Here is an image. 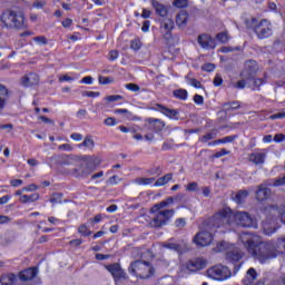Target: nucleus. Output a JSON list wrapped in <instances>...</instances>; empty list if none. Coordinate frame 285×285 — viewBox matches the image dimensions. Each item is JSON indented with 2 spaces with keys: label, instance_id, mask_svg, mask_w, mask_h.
I'll use <instances>...</instances> for the list:
<instances>
[{
  "label": "nucleus",
  "instance_id": "nucleus-33",
  "mask_svg": "<svg viewBox=\"0 0 285 285\" xmlns=\"http://www.w3.org/2000/svg\"><path fill=\"white\" fill-rule=\"evenodd\" d=\"M250 83H253V80H248L246 77H242V80L234 83V87L238 90H244V88H250Z\"/></svg>",
  "mask_w": 285,
  "mask_h": 285
},
{
  "label": "nucleus",
  "instance_id": "nucleus-26",
  "mask_svg": "<svg viewBox=\"0 0 285 285\" xmlns=\"http://www.w3.org/2000/svg\"><path fill=\"white\" fill-rule=\"evenodd\" d=\"M17 236L14 235L13 232H7L1 236V246H8L9 244H12L16 242Z\"/></svg>",
  "mask_w": 285,
  "mask_h": 285
},
{
  "label": "nucleus",
  "instance_id": "nucleus-15",
  "mask_svg": "<svg viewBox=\"0 0 285 285\" xmlns=\"http://www.w3.org/2000/svg\"><path fill=\"white\" fill-rule=\"evenodd\" d=\"M208 265V262L204 258H194L186 263V268L190 273H197V271H204L206 266Z\"/></svg>",
  "mask_w": 285,
  "mask_h": 285
},
{
  "label": "nucleus",
  "instance_id": "nucleus-59",
  "mask_svg": "<svg viewBox=\"0 0 285 285\" xmlns=\"http://www.w3.org/2000/svg\"><path fill=\"white\" fill-rule=\"evenodd\" d=\"M99 95H101L99 91H83L82 92V97H99Z\"/></svg>",
  "mask_w": 285,
  "mask_h": 285
},
{
  "label": "nucleus",
  "instance_id": "nucleus-1",
  "mask_svg": "<svg viewBox=\"0 0 285 285\" xmlns=\"http://www.w3.org/2000/svg\"><path fill=\"white\" fill-rule=\"evenodd\" d=\"M239 239L247 253L258 259L261 264H264L268 259H275L278 255H284L285 253V238L279 239L276 244V247L273 243H264L258 236H255L250 233H242Z\"/></svg>",
  "mask_w": 285,
  "mask_h": 285
},
{
  "label": "nucleus",
  "instance_id": "nucleus-54",
  "mask_svg": "<svg viewBox=\"0 0 285 285\" xmlns=\"http://www.w3.org/2000/svg\"><path fill=\"white\" fill-rule=\"evenodd\" d=\"M106 99H107V101H110V102H114V101H121V99H124V96H120V95H111V96H108Z\"/></svg>",
  "mask_w": 285,
  "mask_h": 285
},
{
  "label": "nucleus",
  "instance_id": "nucleus-64",
  "mask_svg": "<svg viewBox=\"0 0 285 285\" xmlns=\"http://www.w3.org/2000/svg\"><path fill=\"white\" fill-rule=\"evenodd\" d=\"M104 124H105V126H115L117 124V120L112 117H109V118L105 119Z\"/></svg>",
  "mask_w": 285,
  "mask_h": 285
},
{
  "label": "nucleus",
  "instance_id": "nucleus-48",
  "mask_svg": "<svg viewBox=\"0 0 285 285\" xmlns=\"http://www.w3.org/2000/svg\"><path fill=\"white\" fill-rule=\"evenodd\" d=\"M125 88L127 90H130L131 92H139L140 90L139 85H136V83H127L125 85Z\"/></svg>",
  "mask_w": 285,
  "mask_h": 285
},
{
  "label": "nucleus",
  "instance_id": "nucleus-2",
  "mask_svg": "<svg viewBox=\"0 0 285 285\" xmlns=\"http://www.w3.org/2000/svg\"><path fill=\"white\" fill-rule=\"evenodd\" d=\"M257 72H259V65L255 60L245 61L244 69L240 73V77H245L248 81H252L249 85L250 90L261 91L262 86L268 83V73L264 72L262 78H257Z\"/></svg>",
  "mask_w": 285,
  "mask_h": 285
},
{
  "label": "nucleus",
  "instance_id": "nucleus-31",
  "mask_svg": "<svg viewBox=\"0 0 285 285\" xmlns=\"http://www.w3.org/2000/svg\"><path fill=\"white\" fill-rule=\"evenodd\" d=\"M217 132H218L217 129H212L209 132H207L204 136H202L199 138V141H202V144H207L212 139H216L217 138Z\"/></svg>",
  "mask_w": 285,
  "mask_h": 285
},
{
  "label": "nucleus",
  "instance_id": "nucleus-9",
  "mask_svg": "<svg viewBox=\"0 0 285 285\" xmlns=\"http://www.w3.org/2000/svg\"><path fill=\"white\" fill-rule=\"evenodd\" d=\"M163 248L174 250V253H177L178 255H184L190 250L186 240H176L175 238H169L167 242L163 243Z\"/></svg>",
  "mask_w": 285,
  "mask_h": 285
},
{
  "label": "nucleus",
  "instance_id": "nucleus-25",
  "mask_svg": "<svg viewBox=\"0 0 285 285\" xmlns=\"http://www.w3.org/2000/svg\"><path fill=\"white\" fill-rule=\"evenodd\" d=\"M176 24L178 28H186L188 24V11L183 10L176 16Z\"/></svg>",
  "mask_w": 285,
  "mask_h": 285
},
{
  "label": "nucleus",
  "instance_id": "nucleus-42",
  "mask_svg": "<svg viewBox=\"0 0 285 285\" xmlns=\"http://www.w3.org/2000/svg\"><path fill=\"white\" fill-rule=\"evenodd\" d=\"M136 184L139 186H150V184H155V178H137Z\"/></svg>",
  "mask_w": 285,
  "mask_h": 285
},
{
  "label": "nucleus",
  "instance_id": "nucleus-38",
  "mask_svg": "<svg viewBox=\"0 0 285 285\" xmlns=\"http://www.w3.org/2000/svg\"><path fill=\"white\" fill-rule=\"evenodd\" d=\"M245 24L248 30H253L255 32V28L259 26V20H257V18H249L245 20Z\"/></svg>",
  "mask_w": 285,
  "mask_h": 285
},
{
  "label": "nucleus",
  "instance_id": "nucleus-36",
  "mask_svg": "<svg viewBox=\"0 0 285 285\" xmlns=\"http://www.w3.org/2000/svg\"><path fill=\"white\" fill-rule=\"evenodd\" d=\"M81 147L89 148V150H92V148H95V140H92V137L87 136L85 140L78 145V148Z\"/></svg>",
  "mask_w": 285,
  "mask_h": 285
},
{
  "label": "nucleus",
  "instance_id": "nucleus-49",
  "mask_svg": "<svg viewBox=\"0 0 285 285\" xmlns=\"http://www.w3.org/2000/svg\"><path fill=\"white\" fill-rule=\"evenodd\" d=\"M109 61H117L119 59V51L118 50H111L109 51Z\"/></svg>",
  "mask_w": 285,
  "mask_h": 285
},
{
  "label": "nucleus",
  "instance_id": "nucleus-11",
  "mask_svg": "<svg viewBox=\"0 0 285 285\" xmlns=\"http://www.w3.org/2000/svg\"><path fill=\"white\" fill-rule=\"evenodd\" d=\"M254 32L258 39H268V37H273V24L271 21L263 19L255 27Z\"/></svg>",
  "mask_w": 285,
  "mask_h": 285
},
{
  "label": "nucleus",
  "instance_id": "nucleus-41",
  "mask_svg": "<svg viewBox=\"0 0 285 285\" xmlns=\"http://www.w3.org/2000/svg\"><path fill=\"white\" fill-rule=\"evenodd\" d=\"M8 95V88H6V86L0 85V109L3 108V106H6V99H3V97H6Z\"/></svg>",
  "mask_w": 285,
  "mask_h": 285
},
{
  "label": "nucleus",
  "instance_id": "nucleus-53",
  "mask_svg": "<svg viewBox=\"0 0 285 285\" xmlns=\"http://www.w3.org/2000/svg\"><path fill=\"white\" fill-rule=\"evenodd\" d=\"M189 86H193L194 88H202V82L195 78L188 79Z\"/></svg>",
  "mask_w": 285,
  "mask_h": 285
},
{
  "label": "nucleus",
  "instance_id": "nucleus-43",
  "mask_svg": "<svg viewBox=\"0 0 285 285\" xmlns=\"http://www.w3.org/2000/svg\"><path fill=\"white\" fill-rule=\"evenodd\" d=\"M78 233H80L82 237H90L92 235V232L88 230V226L83 224L78 227Z\"/></svg>",
  "mask_w": 285,
  "mask_h": 285
},
{
  "label": "nucleus",
  "instance_id": "nucleus-50",
  "mask_svg": "<svg viewBox=\"0 0 285 285\" xmlns=\"http://www.w3.org/2000/svg\"><path fill=\"white\" fill-rule=\"evenodd\" d=\"M99 83H101L102 86H108V83H112V80L110 79V77H104L100 76L98 78Z\"/></svg>",
  "mask_w": 285,
  "mask_h": 285
},
{
  "label": "nucleus",
  "instance_id": "nucleus-51",
  "mask_svg": "<svg viewBox=\"0 0 285 285\" xmlns=\"http://www.w3.org/2000/svg\"><path fill=\"white\" fill-rule=\"evenodd\" d=\"M174 6L176 8H186V6H188V0H175Z\"/></svg>",
  "mask_w": 285,
  "mask_h": 285
},
{
  "label": "nucleus",
  "instance_id": "nucleus-14",
  "mask_svg": "<svg viewBox=\"0 0 285 285\" xmlns=\"http://www.w3.org/2000/svg\"><path fill=\"white\" fill-rule=\"evenodd\" d=\"M145 128L153 132H161L166 128V122L159 118H147L145 120Z\"/></svg>",
  "mask_w": 285,
  "mask_h": 285
},
{
  "label": "nucleus",
  "instance_id": "nucleus-39",
  "mask_svg": "<svg viewBox=\"0 0 285 285\" xmlns=\"http://www.w3.org/2000/svg\"><path fill=\"white\" fill-rule=\"evenodd\" d=\"M268 186H274L275 188H279L281 186H285V175L278 178H274L269 180Z\"/></svg>",
  "mask_w": 285,
  "mask_h": 285
},
{
  "label": "nucleus",
  "instance_id": "nucleus-61",
  "mask_svg": "<svg viewBox=\"0 0 285 285\" xmlns=\"http://www.w3.org/2000/svg\"><path fill=\"white\" fill-rule=\"evenodd\" d=\"M130 48L131 50H139L141 48V42L139 40H132Z\"/></svg>",
  "mask_w": 285,
  "mask_h": 285
},
{
  "label": "nucleus",
  "instance_id": "nucleus-16",
  "mask_svg": "<svg viewBox=\"0 0 285 285\" xmlns=\"http://www.w3.org/2000/svg\"><path fill=\"white\" fill-rule=\"evenodd\" d=\"M212 242H213V234L206 230L199 232L194 237V243L197 244V246H210Z\"/></svg>",
  "mask_w": 285,
  "mask_h": 285
},
{
  "label": "nucleus",
  "instance_id": "nucleus-52",
  "mask_svg": "<svg viewBox=\"0 0 285 285\" xmlns=\"http://www.w3.org/2000/svg\"><path fill=\"white\" fill-rule=\"evenodd\" d=\"M194 102L197 104V106H204V96L196 94L194 96Z\"/></svg>",
  "mask_w": 285,
  "mask_h": 285
},
{
  "label": "nucleus",
  "instance_id": "nucleus-7",
  "mask_svg": "<svg viewBox=\"0 0 285 285\" xmlns=\"http://www.w3.org/2000/svg\"><path fill=\"white\" fill-rule=\"evenodd\" d=\"M175 216V209H165L163 212H157L154 218L150 220L151 228H161L166 226L170 219Z\"/></svg>",
  "mask_w": 285,
  "mask_h": 285
},
{
  "label": "nucleus",
  "instance_id": "nucleus-56",
  "mask_svg": "<svg viewBox=\"0 0 285 285\" xmlns=\"http://www.w3.org/2000/svg\"><path fill=\"white\" fill-rule=\"evenodd\" d=\"M265 235H273V233H277V227H268V225H264Z\"/></svg>",
  "mask_w": 285,
  "mask_h": 285
},
{
  "label": "nucleus",
  "instance_id": "nucleus-27",
  "mask_svg": "<svg viewBox=\"0 0 285 285\" xmlns=\"http://www.w3.org/2000/svg\"><path fill=\"white\" fill-rule=\"evenodd\" d=\"M257 279V271L250 267L247 271V276L243 279V284L245 285H253V283Z\"/></svg>",
  "mask_w": 285,
  "mask_h": 285
},
{
  "label": "nucleus",
  "instance_id": "nucleus-21",
  "mask_svg": "<svg viewBox=\"0 0 285 285\" xmlns=\"http://www.w3.org/2000/svg\"><path fill=\"white\" fill-rule=\"evenodd\" d=\"M243 257L244 253H242L239 249H233L226 254V259L229 262V264H239Z\"/></svg>",
  "mask_w": 285,
  "mask_h": 285
},
{
  "label": "nucleus",
  "instance_id": "nucleus-17",
  "mask_svg": "<svg viewBox=\"0 0 285 285\" xmlns=\"http://www.w3.org/2000/svg\"><path fill=\"white\" fill-rule=\"evenodd\" d=\"M197 41L199 46L205 50H215L216 48L215 39H213V37H210L209 35L203 33L198 36Z\"/></svg>",
  "mask_w": 285,
  "mask_h": 285
},
{
  "label": "nucleus",
  "instance_id": "nucleus-45",
  "mask_svg": "<svg viewBox=\"0 0 285 285\" xmlns=\"http://www.w3.org/2000/svg\"><path fill=\"white\" fill-rule=\"evenodd\" d=\"M226 155H230V151L223 148L219 151L212 155V159H219L220 157H226Z\"/></svg>",
  "mask_w": 285,
  "mask_h": 285
},
{
  "label": "nucleus",
  "instance_id": "nucleus-24",
  "mask_svg": "<svg viewBox=\"0 0 285 285\" xmlns=\"http://www.w3.org/2000/svg\"><path fill=\"white\" fill-rule=\"evenodd\" d=\"M248 195H249L248 190L240 189L237 193L232 194V199H233V202H235L237 204H244V202H246Z\"/></svg>",
  "mask_w": 285,
  "mask_h": 285
},
{
  "label": "nucleus",
  "instance_id": "nucleus-4",
  "mask_svg": "<svg viewBox=\"0 0 285 285\" xmlns=\"http://www.w3.org/2000/svg\"><path fill=\"white\" fill-rule=\"evenodd\" d=\"M99 164H101V159L97 156H81L78 167L72 168L70 174L73 177H88V175H92Z\"/></svg>",
  "mask_w": 285,
  "mask_h": 285
},
{
  "label": "nucleus",
  "instance_id": "nucleus-6",
  "mask_svg": "<svg viewBox=\"0 0 285 285\" xmlns=\"http://www.w3.org/2000/svg\"><path fill=\"white\" fill-rule=\"evenodd\" d=\"M209 224L214 226V228L230 226V224H233V210H230V208L219 210L210 218Z\"/></svg>",
  "mask_w": 285,
  "mask_h": 285
},
{
  "label": "nucleus",
  "instance_id": "nucleus-10",
  "mask_svg": "<svg viewBox=\"0 0 285 285\" xmlns=\"http://www.w3.org/2000/svg\"><path fill=\"white\" fill-rule=\"evenodd\" d=\"M207 276H209L210 279L224 282V279H228V277H230V269L224 265H216L207 269Z\"/></svg>",
  "mask_w": 285,
  "mask_h": 285
},
{
  "label": "nucleus",
  "instance_id": "nucleus-44",
  "mask_svg": "<svg viewBox=\"0 0 285 285\" xmlns=\"http://www.w3.org/2000/svg\"><path fill=\"white\" fill-rule=\"evenodd\" d=\"M216 39L217 41H219L220 43H228V32L227 31H223L216 35Z\"/></svg>",
  "mask_w": 285,
  "mask_h": 285
},
{
  "label": "nucleus",
  "instance_id": "nucleus-57",
  "mask_svg": "<svg viewBox=\"0 0 285 285\" xmlns=\"http://www.w3.org/2000/svg\"><path fill=\"white\" fill-rule=\"evenodd\" d=\"M269 119H272V121H275V119H285V111L274 114V115L269 116Z\"/></svg>",
  "mask_w": 285,
  "mask_h": 285
},
{
  "label": "nucleus",
  "instance_id": "nucleus-32",
  "mask_svg": "<svg viewBox=\"0 0 285 285\" xmlns=\"http://www.w3.org/2000/svg\"><path fill=\"white\" fill-rule=\"evenodd\" d=\"M39 199V194L35 193L31 195H22L20 197L21 204H32V202H37Z\"/></svg>",
  "mask_w": 285,
  "mask_h": 285
},
{
  "label": "nucleus",
  "instance_id": "nucleus-47",
  "mask_svg": "<svg viewBox=\"0 0 285 285\" xmlns=\"http://www.w3.org/2000/svg\"><path fill=\"white\" fill-rule=\"evenodd\" d=\"M186 190L189 193H197V190H199V184H197V181L189 183L186 187Z\"/></svg>",
  "mask_w": 285,
  "mask_h": 285
},
{
  "label": "nucleus",
  "instance_id": "nucleus-18",
  "mask_svg": "<svg viewBox=\"0 0 285 285\" xmlns=\"http://www.w3.org/2000/svg\"><path fill=\"white\" fill-rule=\"evenodd\" d=\"M271 195H272V190H271V188H268V184L263 183L257 186L256 199L258 202H266V199H268V197H271Z\"/></svg>",
  "mask_w": 285,
  "mask_h": 285
},
{
  "label": "nucleus",
  "instance_id": "nucleus-8",
  "mask_svg": "<svg viewBox=\"0 0 285 285\" xmlns=\"http://www.w3.org/2000/svg\"><path fill=\"white\" fill-rule=\"evenodd\" d=\"M235 219L238 226H243V228H256L257 223L253 218L248 212H236L232 216V220Z\"/></svg>",
  "mask_w": 285,
  "mask_h": 285
},
{
  "label": "nucleus",
  "instance_id": "nucleus-34",
  "mask_svg": "<svg viewBox=\"0 0 285 285\" xmlns=\"http://www.w3.org/2000/svg\"><path fill=\"white\" fill-rule=\"evenodd\" d=\"M173 180V174H166L165 176L158 178L155 183L154 186H166L168 181Z\"/></svg>",
  "mask_w": 285,
  "mask_h": 285
},
{
  "label": "nucleus",
  "instance_id": "nucleus-20",
  "mask_svg": "<svg viewBox=\"0 0 285 285\" xmlns=\"http://www.w3.org/2000/svg\"><path fill=\"white\" fill-rule=\"evenodd\" d=\"M39 269L37 267H29L19 273V279L21 282H30L37 277Z\"/></svg>",
  "mask_w": 285,
  "mask_h": 285
},
{
  "label": "nucleus",
  "instance_id": "nucleus-63",
  "mask_svg": "<svg viewBox=\"0 0 285 285\" xmlns=\"http://www.w3.org/2000/svg\"><path fill=\"white\" fill-rule=\"evenodd\" d=\"M59 150H66L67 153H72V147L70 144H62L58 147Z\"/></svg>",
  "mask_w": 285,
  "mask_h": 285
},
{
  "label": "nucleus",
  "instance_id": "nucleus-5",
  "mask_svg": "<svg viewBox=\"0 0 285 285\" xmlns=\"http://www.w3.org/2000/svg\"><path fill=\"white\" fill-rule=\"evenodd\" d=\"M128 272L140 279H148L155 275V267H153L148 262L138 259L130 264Z\"/></svg>",
  "mask_w": 285,
  "mask_h": 285
},
{
  "label": "nucleus",
  "instance_id": "nucleus-28",
  "mask_svg": "<svg viewBox=\"0 0 285 285\" xmlns=\"http://www.w3.org/2000/svg\"><path fill=\"white\" fill-rule=\"evenodd\" d=\"M249 161H253L256 166L266 161V154L253 153L249 155Z\"/></svg>",
  "mask_w": 285,
  "mask_h": 285
},
{
  "label": "nucleus",
  "instance_id": "nucleus-37",
  "mask_svg": "<svg viewBox=\"0 0 285 285\" xmlns=\"http://www.w3.org/2000/svg\"><path fill=\"white\" fill-rule=\"evenodd\" d=\"M174 97H176V99H180L181 101H186L188 99V91L186 89L174 90Z\"/></svg>",
  "mask_w": 285,
  "mask_h": 285
},
{
  "label": "nucleus",
  "instance_id": "nucleus-62",
  "mask_svg": "<svg viewBox=\"0 0 285 285\" xmlns=\"http://www.w3.org/2000/svg\"><path fill=\"white\" fill-rule=\"evenodd\" d=\"M284 140H285V135L284 134H276L274 136V141L276 144H282V141H284Z\"/></svg>",
  "mask_w": 285,
  "mask_h": 285
},
{
  "label": "nucleus",
  "instance_id": "nucleus-12",
  "mask_svg": "<svg viewBox=\"0 0 285 285\" xmlns=\"http://www.w3.org/2000/svg\"><path fill=\"white\" fill-rule=\"evenodd\" d=\"M105 268L112 275L115 282H119V279H128V274H126V271L121 268L119 263L105 265Z\"/></svg>",
  "mask_w": 285,
  "mask_h": 285
},
{
  "label": "nucleus",
  "instance_id": "nucleus-22",
  "mask_svg": "<svg viewBox=\"0 0 285 285\" xmlns=\"http://www.w3.org/2000/svg\"><path fill=\"white\" fill-rule=\"evenodd\" d=\"M151 6L158 17H168V7L157 0H151Z\"/></svg>",
  "mask_w": 285,
  "mask_h": 285
},
{
  "label": "nucleus",
  "instance_id": "nucleus-55",
  "mask_svg": "<svg viewBox=\"0 0 285 285\" xmlns=\"http://www.w3.org/2000/svg\"><path fill=\"white\" fill-rule=\"evenodd\" d=\"M176 228H184L186 226V218H177L175 220Z\"/></svg>",
  "mask_w": 285,
  "mask_h": 285
},
{
  "label": "nucleus",
  "instance_id": "nucleus-30",
  "mask_svg": "<svg viewBox=\"0 0 285 285\" xmlns=\"http://www.w3.org/2000/svg\"><path fill=\"white\" fill-rule=\"evenodd\" d=\"M17 282V275L14 274H3L0 277V284L2 285H14Z\"/></svg>",
  "mask_w": 285,
  "mask_h": 285
},
{
  "label": "nucleus",
  "instance_id": "nucleus-58",
  "mask_svg": "<svg viewBox=\"0 0 285 285\" xmlns=\"http://www.w3.org/2000/svg\"><path fill=\"white\" fill-rule=\"evenodd\" d=\"M148 175H161V167H154L147 170Z\"/></svg>",
  "mask_w": 285,
  "mask_h": 285
},
{
  "label": "nucleus",
  "instance_id": "nucleus-60",
  "mask_svg": "<svg viewBox=\"0 0 285 285\" xmlns=\"http://www.w3.org/2000/svg\"><path fill=\"white\" fill-rule=\"evenodd\" d=\"M203 70H205V72H213L215 70V65L210 62L205 63Z\"/></svg>",
  "mask_w": 285,
  "mask_h": 285
},
{
  "label": "nucleus",
  "instance_id": "nucleus-23",
  "mask_svg": "<svg viewBox=\"0 0 285 285\" xmlns=\"http://www.w3.org/2000/svg\"><path fill=\"white\" fill-rule=\"evenodd\" d=\"M161 28H164V30H166L165 39H170L171 32L175 28V21H173V19H170V18H166L161 22Z\"/></svg>",
  "mask_w": 285,
  "mask_h": 285
},
{
  "label": "nucleus",
  "instance_id": "nucleus-46",
  "mask_svg": "<svg viewBox=\"0 0 285 285\" xmlns=\"http://www.w3.org/2000/svg\"><path fill=\"white\" fill-rule=\"evenodd\" d=\"M33 41L38 43V46H47L48 39L45 36H37L33 38Z\"/></svg>",
  "mask_w": 285,
  "mask_h": 285
},
{
  "label": "nucleus",
  "instance_id": "nucleus-35",
  "mask_svg": "<svg viewBox=\"0 0 285 285\" xmlns=\"http://www.w3.org/2000/svg\"><path fill=\"white\" fill-rule=\"evenodd\" d=\"M224 112H230V110H238L240 108L239 101L225 102L223 105Z\"/></svg>",
  "mask_w": 285,
  "mask_h": 285
},
{
  "label": "nucleus",
  "instance_id": "nucleus-3",
  "mask_svg": "<svg viewBox=\"0 0 285 285\" xmlns=\"http://www.w3.org/2000/svg\"><path fill=\"white\" fill-rule=\"evenodd\" d=\"M0 22L2 23V28H7V30H26L28 28L23 12L11 9H7L1 13Z\"/></svg>",
  "mask_w": 285,
  "mask_h": 285
},
{
  "label": "nucleus",
  "instance_id": "nucleus-40",
  "mask_svg": "<svg viewBox=\"0 0 285 285\" xmlns=\"http://www.w3.org/2000/svg\"><path fill=\"white\" fill-rule=\"evenodd\" d=\"M49 202H50L51 204H63V194H61V193H55V194L50 197Z\"/></svg>",
  "mask_w": 285,
  "mask_h": 285
},
{
  "label": "nucleus",
  "instance_id": "nucleus-13",
  "mask_svg": "<svg viewBox=\"0 0 285 285\" xmlns=\"http://www.w3.org/2000/svg\"><path fill=\"white\" fill-rule=\"evenodd\" d=\"M150 110H155L156 112H161L168 119H179V110L178 109H170L161 104H156L150 107Z\"/></svg>",
  "mask_w": 285,
  "mask_h": 285
},
{
  "label": "nucleus",
  "instance_id": "nucleus-19",
  "mask_svg": "<svg viewBox=\"0 0 285 285\" xmlns=\"http://www.w3.org/2000/svg\"><path fill=\"white\" fill-rule=\"evenodd\" d=\"M21 86L23 88H32V86H39V75L30 72L21 78Z\"/></svg>",
  "mask_w": 285,
  "mask_h": 285
},
{
  "label": "nucleus",
  "instance_id": "nucleus-29",
  "mask_svg": "<svg viewBox=\"0 0 285 285\" xmlns=\"http://www.w3.org/2000/svg\"><path fill=\"white\" fill-rule=\"evenodd\" d=\"M235 139H237V135L226 136L224 138H219L217 140L208 142V146H217L219 144H233V141H235Z\"/></svg>",
  "mask_w": 285,
  "mask_h": 285
}]
</instances>
